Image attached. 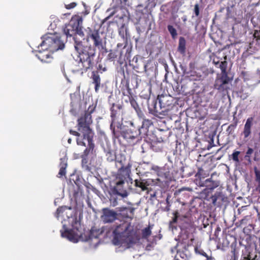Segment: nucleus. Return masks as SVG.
Returning a JSON list of instances; mask_svg holds the SVG:
<instances>
[{
	"mask_svg": "<svg viewBox=\"0 0 260 260\" xmlns=\"http://www.w3.org/2000/svg\"><path fill=\"white\" fill-rule=\"evenodd\" d=\"M107 71V68L106 67H103V65L101 64H99L97 67V71L100 72L101 73H102L104 72Z\"/></svg>",
	"mask_w": 260,
	"mask_h": 260,
	"instance_id": "46",
	"label": "nucleus"
},
{
	"mask_svg": "<svg viewBox=\"0 0 260 260\" xmlns=\"http://www.w3.org/2000/svg\"><path fill=\"white\" fill-rule=\"evenodd\" d=\"M247 208L246 206H242L241 208L238 209V212L239 214H240L242 211L246 210Z\"/></svg>",
	"mask_w": 260,
	"mask_h": 260,
	"instance_id": "52",
	"label": "nucleus"
},
{
	"mask_svg": "<svg viewBox=\"0 0 260 260\" xmlns=\"http://www.w3.org/2000/svg\"><path fill=\"white\" fill-rule=\"evenodd\" d=\"M110 205L112 207H115L118 205L117 199L114 196H111L110 199Z\"/></svg>",
	"mask_w": 260,
	"mask_h": 260,
	"instance_id": "42",
	"label": "nucleus"
},
{
	"mask_svg": "<svg viewBox=\"0 0 260 260\" xmlns=\"http://www.w3.org/2000/svg\"><path fill=\"white\" fill-rule=\"evenodd\" d=\"M127 29L125 28L124 25H122L119 29V36L124 40L127 43Z\"/></svg>",
	"mask_w": 260,
	"mask_h": 260,
	"instance_id": "30",
	"label": "nucleus"
},
{
	"mask_svg": "<svg viewBox=\"0 0 260 260\" xmlns=\"http://www.w3.org/2000/svg\"><path fill=\"white\" fill-rule=\"evenodd\" d=\"M117 51L110 50L107 56V59L109 61H114L117 58Z\"/></svg>",
	"mask_w": 260,
	"mask_h": 260,
	"instance_id": "31",
	"label": "nucleus"
},
{
	"mask_svg": "<svg viewBox=\"0 0 260 260\" xmlns=\"http://www.w3.org/2000/svg\"><path fill=\"white\" fill-rule=\"evenodd\" d=\"M151 147L153 150L159 152L161 151L164 148L163 144L156 143V141H151Z\"/></svg>",
	"mask_w": 260,
	"mask_h": 260,
	"instance_id": "29",
	"label": "nucleus"
},
{
	"mask_svg": "<svg viewBox=\"0 0 260 260\" xmlns=\"http://www.w3.org/2000/svg\"><path fill=\"white\" fill-rule=\"evenodd\" d=\"M254 171L255 176V181L257 183L256 190L260 193V171L257 170L256 167L254 168Z\"/></svg>",
	"mask_w": 260,
	"mask_h": 260,
	"instance_id": "33",
	"label": "nucleus"
},
{
	"mask_svg": "<svg viewBox=\"0 0 260 260\" xmlns=\"http://www.w3.org/2000/svg\"><path fill=\"white\" fill-rule=\"evenodd\" d=\"M213 146H214V145H211V144H210V145L208 146V149L209 150V149L212 148Z\"/></svg>",
	"mask_w": 260,
	"mask_h": 260,
	"instance_id": "58",
	"label": "nucleus"
},
{
	"mask_svg": "<svg viewBox=\"0 0 260 260\" xmlns=\"http://www.w3.org/2000/svg\"><path fill=\"white\" fill-rule=\"evenodd\" d=\"M108 18H109L108 17H107V18H106L104 19V20L103 22H105V21H106V20L108 19Z\"/></svg>",
	"mask_w": 260,
	"mask_h": 260,
	"instance_id": "60",
	"label": "nucleus"
},
{
	"mask_svg": "<svg viewBox=\"0 0 260 260\" xmlns=\"http://www.w3.org/2000/svg\"><path fill=\"white\" fill-rule=\"evenodd\" d=\"M117 46H118V47H119V46H120V45L118 44L117 45Z\"/></svg>",
	"mask_w": 260,
	"mask_h": 260,
	"instance_id": "61",
	"label": "nucleus"
},
{
	"mask_svg": "<svg viewBox=\"0 0 260 260\" xmlns=\"http://www.w3.org/2000/svg\"><path fill=\"white\" fill-rule=\"evenodd\" d=\"M74 47L78 53L79 66L81 72L83 73L92 69L94 64L95 49L91 46L83 45L82 42L78 41L76 37L75 38Z\"/></svg>",
	"mask_w": 260,
	"mask_h": 260,
	"instance_id": "4",
	"label": "nucleus"
},
{
	"mask_svg": "<svg viewBox=\"0 0 260 260\" xmlns=\"http://www.w3.org/2000/svg\"><path fill=\"white\" fill-rule=\"evenodd\" d=\"M253 37L254 38H256L257 40L260 39V29L255 30L254 31Z\"/></svg>",
	"mask_w": 260,
	"mask_h": 260,
	"instance_id": "48",
	"label": "nucleus"
},
{
	"mask_svg": "<svg viewBox=\"0 0 260 260\" xmlns=\"http://www.w3.org/2000/svg\"><path fill=\"white\" fill-rule=\"evenodd\" d=\"M208 164L209 161H205L201 167L198 168V171L195 176L199 179V181L202 180V179H204L209 175L211 169H208L207 168V165Z\"/></svg>",
	"mask_w": 260,
	"mask_h": 260,
	"instance_id": "19",
	"label": "nucleus"
},
{
	"mask_svg": "<svg viewBox=\"0 0 260 260\" xmlns=\"http://www.w3.org/2000/svg\"><path fill=\"white\" fill-rule=\"evenodd\" d=\"M72 226L71 229H67L63 232H61V236L74 243H77L79 240L86 241L93 238H98L103 232L102 230L98 229L95 227H92L86 235L83 226L82 225L80 221L78 220L77 217L73 219Z\"/></svg>",
	"mask_w": 260,
	"mask_h": 260,
	"instance_id": "1",
	"label": "nucleus"
},
{
	"mask_svg": "<svg viewBox=\"0 0 260 260\" xmlns=\"http://www.w3.org/2000/svg\"><path fill=\"white\" fill-rule=\"evenodd\" d=\"M240 260H251L250 254L249 253L247 256H244L243 259Z\"/></svg>",
	"mask_w": 260,
	"mask_h": 260,
	"instance_id": "54",
	"label": "nucleus"
},
{
	"mask_svg": "<svg viewBox=\"0 0 260 260\" xmlns=\"http://www.w3.org/2000/svg\"><path fill=\"white\" fill-rule=\"evenodd\" d=\"M60 164H59V171L57 175V177L60 178L63 176H65L66 174V168L67 167V160L65 158H60Z\"/></svg>",
	"mask_w": 260,
	"mask_h": 260,
	"instance_id": "25",
	"label": "nucleus"
},
{
	"mask_svg": "<svg viewBox=\"0 0 260 260\" xmlns=\"http://www.w3.org/2000/svg\"><path fill=\"white\" fill-rule=\"evenodd\" d=\"M131 167L132 164L128 163L125 166L122 165L118 170L115 179L113 181L115 185L112 191L114 194L119 195L123 198L128 196L126 190L124 189V185L126 178L129 175Z\"/></svg>",
	"mask_w": 260,
	"mask_h": 260,
	"instance_id": "5",
	"label": "nucleus"
},
{
	"mask_svg": "<svg viewBox=\"0 0 260 260\" xmlns=\"http://www.w3.org/2000/svg\"><path fill=\"white\" fill-rule=\"evenodd\" d=\"M250 216H245L243 218H242L239 221L237 222L235 224L237 227L242 226L243 225H246L248 224V221L250 219Z\"/></svg>",
	"mask_w": 260,
	"mask_h": 260,
	"instance_id": "32",
	"label": "nucleus"
},
{
	"mask_svg": "<svg viewBox=\"0 0 260 260\" xmlns=\"http://www.w3.org/2000/svg\"><path fill=\"white\" fill-rule=\"evenodd\" d=\"M230 81L229 77L220 76L217 77L214 84V88L218 90L219 92H222L223 94H225L228 92L230 87L228 84Z\"/></svg>",
	"mask_w": 260,
	"mask_h": 260,
	"instance_id": "17",
	"label": "nucleus"
},
{
	"mask_svg": "<svg viewBox=\"0 0 260 260\" xmlns=\"http://www.w3.org/2000/svg\"><path fill=\"white\" fill-rule=\"evenodd\" d=\"M79 191H80V192H82V191H81V188H80V186H78V191L77 192H75V193H74V196H76V194L78 192H79Z\"/></svg>",
	"mask_w": 260,
	"mask_h": 260,
	"instance_id": "56",
	"label": "nucleus"
},
{
	"mask_svg": "<svg viewBox=\"0 0 260 260\" xmlns=\"http://www.w3.org/2000/svg\"><path fill=\"white\" fill-rule=\"evenodd\" d=\"M211 141H212V143H213V139L211 140Z\"/></svg>",
	"mask_w": 260,
	"mask_h": 260,
	"instance_id": "62",
	"label": "nucleus"
},
{
	"mask_svg": "<svg viewBox=\"0 0 260 260\" xmlns=\"http://www.w3.org/2000/svg\"><path fill=\"white\" fill-rule=\"evenodd\" d=\"M184 190H187L188 191H192V189L190 187H182L181 188L179 189L178 191L180 192Z\"/></svg>",
	"mask_w": 260,
	"mask_h": 260,
	"instance_id": "50",
	"label": "nucleus"
},
{
	"mask_svg": "<svg viewBox=\"0 0 260 260\" xmlns=\"http://www.w3.org/2000/svg\"><path fill=\"white\" fill-rule=\"evenodd\" d=\"M253 118L252 117H249L246 120L243 131L244 138H248L251 133V127L253 124Z\"/></svg>",
	"mask_w": 260,
	"mask_h": 260,
	"instance_id": "22",
	"label": "nucleus"
},
{
	"mask_svg": "<svg viewBox=\"0 0 260 260\" xmlns=\"http://www.w3.org/2000/svg\"><path fill=\"white\" fill-rule=\"evenodd\" d=\"M167 28L168 31L172 36V38L175 39L177 36L176 29L171 25H168Z\"/></svg>",
	"mask_w": 260,
	"mask_h": 260,
	"instance_id": "39",
	"label": "nucleus"
},
{
	"mask_svg": "<svg viewBox=\"0 0 260 260\" xmlns=\"http://www.w3.org/2000/svg\"><path fill=\"white\" fill-rule=\"evenodd\" d=\"M96 104H92L90 105L87 110H85L83 115H82L77 120L78 129L83 134L82 138H77V143L78 145L86 146L84 140L87 141H93L94 133L90 127L92 123L91 114L96 108Z\"/></svg>",
	"mask_w": 260,
	"mask_h": 260,
	"instance_id": "2",
	"label": "nucleus"
},
{
	"mask_svg": "<svg viewBox=\"0 0 260 260\" xmlns=\"http://www.w3.org/2000/svg\"><path fill=\"white\" fill-rule=\"evenodd\" d=\"M86 40L87 41H92L93 42V46L95 49V48L99 50H102L106 47L105 38L101 37L99 30L92 29L88 28Z\"/></svg>",
	"mask_w": 260,
	"mask_h": 260,
	"instance_id": "11",
	"label": "nucleus"
},
{
	"mask_svg": "<svg viewBox=\"0 0 260 260\" xmlns=\"http://www.w3.org/2000/svg\"><path fill=\"white\" fill-rule=\"evenodd\" d=\"M186 49V40L184 38L181 37L179 39L178 47V51L181 54H184Z\"/></svg>",
	"mask_w": 260,
	"mask_h": 260,
	"instance_id": "26",
	"label": "nucleus"
},
{
	"mask_svg": "<svg viewBox=\"0 0 260 260\" xmlns=\"http://www.w3.org/2000/svg\"><path fill=\"white\" fill-rule=\"evenodd\" d=\"M91 79L92 83L94 85V89L96 93L99 92L100 88L101 86V79L97 71H93L91 73Z\"/></svg>",
	"mask_w": 260,
	"mask_h": 260,
	"instance_id": "20",
	"label": "nucleus"
},
{
	"mask_svg": "<svg viewBox=\"0 0 260 260\" xmlns=\"http://www.w3.org/2000/svg\"><path fill=\"white\" fill-rule=\"evenodd\" d=\"M214 173L212 174L211 177L205 180H199L198 185L200 187H205L204 191L209 193L212 191L214 189L218 187L220 184L218 180H213L212 179Z\"/></svg>",
	"mask_w": 260,
	"mask_h": 260,
	"instance_id": "16",
	"label": "nucleus"
},
{
	"mask_svg": "<svg viewBox=\"0 0 260 260\" xmlns=\"http://www.w3.org/2000/svg\"><path fill=\"white\" fill-rule=\"evenodd\" d=\"M49 50H43V51H39L36 55L37 57L44 62H50L52 59V56L50 55Z\"/></svg>",
	"mask_w": 260,
	"mask_h": 260,
	"instance_id": "21",
	"label": "nucleus"
},
{
	"mask_svg": "<svg viewBox=\"0 0 260 260\" xmlns=\"http://www.w3.org/2000/svg\"><path fill=\"white\" fill-rule=\"evenodd\" d=\"M253 152V150L251 148H248L247 152H246V155L249 156L251 155Z\"/></svg>",
	"mask_w": 260,
	"mask_h": 260,
	"instance_id": "53",
	"label": "nucleus"
},
{
	"mask_svg": "<svg viewBox=\"0 0 260 260\" xmlns=\"http://www.w3.org/2000/svg\"><path fill=\"white\" fill-rule=\"evenodd\" d=\"M170 205L169 204L166 207V210L167 211H169L170 210Z\"/></svg>",
	"mask_w": 260,
	"mask_h": 260,
	"instance_id": "55",
	"label": "nucleus"
},
{
	"mask_svg": "<svg viewBox=\"0 0 260 260\" xmlns=\"http://www.w3.org/2000/svg\"><path fill=\"white\" fill-rule=\"evenodd\" d=\"M174 217L169 222L170 228L173 229L174 224L176 223L179 220L180 228L182 229H189L193 225V220L190 215H181L178 211H175L173 213Z\"/></svg>",
	"mask_w": 260,
	"mask_h": 260,
	"instance_id": "10",
	"label": "nucleus"
},
{
	"mask_svg": "<svg viewBox=\"0 0 260 260\" xmlns=\"http://www.w3.org/2000/svg\"><path fill=\"white\" fill-rule=\"evenodd\" d=\"M237 122H236L235 123H233V124H231L227 128L226 130V133L229 134V135H231V134H232L234 132V129H235V128L237 126Z\"/></svg>",
	"mask_w": 260,
	"mask_h": 260,
	"instance_id": "40",
	"label": "nucleus"
},
{
	"mask_svg": "<svg viewBox=\"0 0 260 260\" xmlns=\"http://www.w3.org/2000/svg\"><path fill=\"white\" fill-rule=\"evenodd\" d=\"M117 131L118 132V136L113 134L114 136L117 138L122 137L127 141L137 138L142 133L140 130V126L137 125L134 120L129 122V126L123 125L121 123V128H118Z\"/></svg>",
	"mask_w": 260,
	"mask_h": 260,
	"instance_id": "7",
	"label": "nucleus"
},
{
	"mask_svg": "<svg viewBox=\"0 0 260 260\" xmlns=\"http://www.w3.org/2000/svg\"><path fill=\"white\" fill-rule=\"evenodd\" d=\"M121 91L123 95H125L128 97V101L125 100V102L127 103L129 102L132 107L136 112L138 117L140 118H143L144 117V114L136 100V96L133 95L132 89L129 87V82L128 81H126L125 85L121 88Z\"/></svg>",
	"mask_w": 260,
	"mask_h": 260,
	"instance_id": "9",
	"label": "nucleus"
},
{
	"mask_svg": "<svg viewBox=\"0 0 260 260\" xmlns=\"http://www.w3.org/2000/svg\"><path fill=\"white\" fill-rule=\"evenodd\" d=\"M193 240V239H191L187 243H178L176 246L174 247V249H171L172 253L176 251L179 252V256L181 259L184 260L188 259L191 257L194 249V246L192 243Z\"/></svg>",
	"mask_w": 260,
	"mask_h": 260,
	"instance_id": "12",
	"label": "nucleus"
},
{
	"mask_svg": "<svg viewBox=\"0 0 260 260\" xmlns=\"http://www.w3.org/2000/svg\"><path fill=\"white\" fill-rule=\"evenodd\" d=\"M210 199L213 205L219 206L221 202L223 201L224 198L221 192H216L214 195L211 197Z\"/></svg>",
	"mask_w": 260,
	"mask_h": 260,
	"instance_id": "23",
	"label": "nucleus"
},
{
	"mask_svg": "<svg viewBox=\"0 0 260 260\" xmlns=\"http://www.w3.org/2000/svg\"><path fill=\"white\" fill-rule=\"evenodd\" d=\"M231 253L232 256L230 260H238L239 250L237 249L236 246L234 247L232 246Z\"/></svg>",
	"mask_w": 260,
	"mask_h": 260,
	"instance_id": "36",
	"label": "nucleus"
},
{
	"mask_svg": "<svg viewBox=\"0 0 260 260\" xmlns=\"http://www.w3.org/2000/svg\"><path fill=\"white\" fill-rule=\"evenodd\" d=\"M82 18L81 16L75 15L72 17L70 22L66 24L63 28V32L67 37H72L76 34V29L79 27V24H82Z\"/></svg>",
	"mask_w": 260,
	"mask_h": 260,
	"instance_id": "15",
	"label": "nucleus"
},
{
	"mask_svg": "<svg viewBox=\"0 0 260 260\" xmlns=\"http://www.w3.org/2000/svg\"><path fill=\"white\" fill-rule=\"evenodd\" d=\"M213 62V63H214V64L215 65H217V64H219V61H215L214 60Z\"/></svg>",
	"mask_w": 260,
	"mask_h": 260,
	"instance_id": "57",
	"label": "nucleus"
},
{
	"mask_svg": "<svg viewBox=\"0 0 260 260\" xmlns=\"http://www.w3.org/2000/svg\"><path fill=\"white\" fill-rule=\"evenodd\" d=\"M142 119L143 121L140 127V130L142 133L146 134L148 132L149 127L153 125V122L151 120L145 118V116Z\"/></svg>",
	"mask_w": 260,
	"mask_h": 260,
	"instance_id": "24",
	"label": "nucleus"
},
{
	"mask_svg": "<svg viewBox=\"0 0 260 260\" xmlns=\"http://www.w3.org/2000/svg\"><path fill=\"white\" fill-rule=\"evenodd\" d=\"M193 12L196 17H198L200 15V7L198 4H196L194 6Z\"/></svg>",
	"mask_w": 260,
	"mask_h": 260,
	"instance_id": "45",
	"label": "nucleus"
},
{
	"mask_svg": "<svg viewBox=\"0 0 260 260\" xmlns=\"http://www.w3.org/2000/svg\"><path fill=\"white\" fill-rule=\"evenodd\" d=\"M72 139L71 138H69L68 140V142L69 144L71 143Z\"/></svg>",
	"mask_w": 260,
	"mask_h": 260,
	"instance_id": "59",
	"label": "nucleus"
},
{
	"mask_svg": "<svg viewBox=\"0 0 260 260\" xmlns=\"http://www.w3.org/2000/svg\"><path fill=\"white\" fill-rule=\"evenodd\" d=\"M152 170L157 173H159L161 172L162 168L157 166H153L152 167Z\"/></svg>",
	"mask_w": 260,
	"mask_h": 260,
	"instance_id": "49",
	"label": "nucleus"
},
{
	"mask_svg": "<svg viewBox=\"0 0 260 260\" xmlns=\"http://www.w3.org/2000/svg\"><path fill=\"white\" fill-rule=\"evenodd\" d=\"M43 50H49L54 52L64 48V43L60 40V38L54 35L45 37L44 40L40 44Z\"/></svg>",
	"mask_w": 260,
	"mask_h": 260,
	"instance_id": "8",
	"label": "nucleus"
},
{
	"mask_svg": "<svg viewBox=\"0 0 260 260\" xmlns=\"http://www.w3.org/2000/svg\"><path fill=\"white\" fill-rule=\"evenodd\" d=\"M117 213L109 208H104L102 210L101 219L104 223H112L117 218Z\"/></svg>",
	"mask_w": 260,
	"mask_h": 260,
	"instance_id": "18",
	"label": "nucleus"
},
{
	"mask_svg": "<svg viewBox=\"0 0 260 260\" xmlns=\"http://www.w3.org/2000/svg\"><path fill=\"white\" fill-rule=\"evenodd\" d=\"M77 6V4L75 2L71 3L68 5H65V8L67 9H71L75 8Z\"/></svg>",
	"mask_w": 260,
	"mask_h": 260,
	"instance_id": "47",
	"label": "nucleus"
},
{
	"mask_svg": "<svg viewBox=\"0 0 260 260\" xmlns=\"http://www.w3.org/2000/svg\"><path fill=\"white\" fill-rule=\"evenodd\" d=\"M215 97V91L212 90L206 94V102H209L210 101H212L213 99V98H214Z\"/></svg>",
	"mask_w": 260,
	"mask_h": 260,
	"instance_id": "41",
	"label": "nucleus"
},
{
	"mask_svg": "<svg viewBox=\"0 0 260 260\" xmlns=\"http://www.w3.org/2000/svg\"><path fill=\"white\" fill-rule=\"evenodd\" d=\"M167 98V96L164 95L158 96L157 100L159 101V108L157 107V102L155 101L153 104V107L148 108L149 112L159 118H162L164 116L168 115L169 110L168 109H162V108H165L167 105L165 102Z\"/></svg>",
	"mask_w": 260,
	"mask_h": 260,
	"instance_id": "13",
	"label": "nucleus"
},
{
	"mask_svg": "<svg viewBox=\"0 0 260 260\" xmlns=\"http://www.w3.org/2000/svg\"><path fill=\"white\" fill-rule=\"evenodd\" d=\"M68 208L67 207H59L57 208L56 210V214L57 215V216H61V214L63 213V212L65 211L66 210H67Z\"/></svg>",
	"mask_w": 260,
	"mask_h": 260,
	"instance_id": "43",
	"label": "nucleus"
},
{
	"mask_svg": "<svg viewBox=\"0 0 260 260\" xmlns=\"http://www.w3.org/2000/svg\"><path fill=\"white\" fill-rule=\"evenodd\" d=\"M77 35H79L83 39H84L83 37L84 36L83 31H82V28L81 26V24H79V27L77 28V29H76V34L74 36V40H75V38L76 37L77 39V40L78 41H80L78 40L77 38Z\"/></svg>",
	"mask_w": 260,
	"mask_h": 260,
	"instance_id": "38",
	"label": "nucleus"
},
{
	"mask_svg": "<svg viewBox=\"0 0 260 260\" xmlns=\"http://www.w3.org/2000/svg\"><path fill=\"white\" fill-rule=\"evenodd\" d=\"M113 234L115 244L124 242L134 244L140 240L137 231L134 230L131 222L126 221H120L119 223H116Z\"/></svg>",
	"mask_w": 260,
	"mask_h": 260,
	"instance_id": "3",
	"label": "nucleus"
},
{
	"mask_svg": "<svg viewBox=\"0 0 260 260\" xmlns=\"http://www.w3.org/2000/svg\"><path fill=\"white\" fill-rule=\"evenodd\" d=\"M151 228L150 225L142 230V237L144 239L148 238L151 234Z\"/></svg>",
	"mask_w": 260,
	"mask_h": 260,
	"instance_id": "34",
	"label": "nucleus"
},
{
	"mask_svg": "<svg viewBox=\"0 0 260 260\" xmlns=\"http://www.w3.org/2000/svg\"><path fill=\"white\" fill-rule=\"evenodd\" d=\"M88 145L87 147L81 155V167L82 169L86 171L90 172L91 170V163L89 162L88 156L90 154H93L95 152V144L93 141H87Z\"/></svg>",
	"mask_w": 260,
	"mask_h": 260,
	"instance_id": "14",
	"label": "nucleus"
},
{
	"mask_svg": "<svg viewBox=\"0 0 260 260\" xmlns=\"http://www.w3.org/2000/svg\"><path fill=\"white\" fill-rule=\"evenodd\" d=\"M110 117L111 123L110 128L113 134L118 136L117 129L121 127L122 118V116L124 113L123 106L120 104L113 103L110 108Z\"/></svg>",
	"mask_w": 260,
	"mask_h": 260,
	"instance_id": "6",
	"label": "nucleus"
},
{
	"mask_svg": "<svg viewBox=\"0 0 260 260\" xmlns=\"http://www.w3.org/2000/svg\"><path fill=\"white\" fill-rule=\"evenodd\" d=\"M228 62L226 60L221 61L219 64V68L221 71V74L220 76L228 77V73L226 72Z\"/></svg>",
	"mask_w": 260,
	"mask_h": 260,
	"instance_id": "28",
	"label": "nucleus"
},
{
	"mask_svg": "<svg viewBox=\"0 0 260 260\" xmlns=\"http://www.w3.org/2000/svg\"><path fill=\"white\" fill-rule=\"evenodd\" d=\"M70 133L74 136H77L78 137L80 136V134L79 133L72 129L70 130Z\"/></svg>",
	"mask_w": 260,
	"mask_h": 260,
	"instance_id": "51",
	"label": "nucleus"
},
{
	"mask_svg": "<svg viewBox=\"0 0 260 260\" xmlns=\"http://www.w3.org/2000/svg\"><path fill=\"white\" fill-rule=\"evenodd\" d=\"M240 153V152L238 151H236L233 153L232 158L235 161H236V162L239 161L238 155H239Z\"/></svg>",
	"mask_w": 260,
	"mask_h": 260,
	"instance_id": "44",
	"label": "nucleus"
},
{
	"mask_svg": "<svg viewBox=\"0 0 260 260\" xmlns=\"http://www.w3.org/2000/svg\"><path fill=\"white\" fill-rule=\"evenodd\" d=\"M194 251L196 253L202 255L206 257V260H209V258H211L212 260H214V258L212 256H209L207 253L204 251L203 250L201 249L200 248H199L197 246H194Z\"/></svg>",
	"mask_w": 260,
	"mask_h": 260,
	"instance_id": "35",
	"label": "nucleus"
},
{
	"mask_svg": "<svg viewBox=\"0 0 260 260\" xmlns=\"http://www.w3.org/2000/svg\"><path fill=\"white\" fill-rule=\"evenodd\" d=\"M144 180H142L141 179L138 180L136 179L135 182V186L137 187L141 188L143 191L146 190L147 189V186L148 184H147V182Z\"/></svg>",
	"mask_w": 260,
	"mask_h": 260,
	"instance_id": "27",
	"label": "nucleus"
},
{
	"mask_svg": "<svg viewBox=\"0 0 260 260\" xmlns=\"http://www.w3.org/2000/svg\"><path fill=\"white\" fill-rule=\"evenodd\" d=\"M165 137H162L160 133L155 134V136L153 137L151 141H156V143L163 144Z\"/></svg>",
	"mask_w": 260,
	"mask_h": 260,
	"instance_id": "37",
	"label": "nucleus"
}]
</instances>
